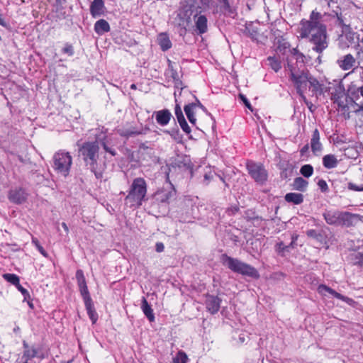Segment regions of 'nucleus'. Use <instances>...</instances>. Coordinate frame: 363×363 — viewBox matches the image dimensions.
Here are the masks:
<instances>
[{
	"label": "nucleus",
	"instance_id": "24",
	"mask_svg": "<svg viewBox=\"0 0 363 363\" xmlns=\"http://www.w3.org/2000/svg\"><path fill=\"white\" fill-rule=\"evenodd\" d=\"M23 345L24 348L23 357L26 358V361L23 363H28V359L33 358L36 356L37 350L33 347H30L26 341L23 342Z\"/></svg>",
	"mask_w": 363,
	"mask_h": 363
},
{
	"label": "nucleus",
	"instance_id": "30",
	"mask_svg": "<svg viewBox=\"0 0 363 363\" xmlns=\"http://www.w3.org/2000/svg\"><path fill=\"white\" fill-rule=\"evenodd\" d=\"M4 279L16 287L20 284L19 277L14 274H4Z\"/></svg>",
	"mask_w": 363,
	"mask_h": 363
},
{
	"label": "nucleus",
	"instance_id": "3",
	"mask_svg": "<svg viewBox=\"0 0 363 363\" xmlns=\"http://www.w3.org/2000/svg\"><path fill=\"white\" fill-rule=\"evenodd\" d=\"M147 184L143 178H135L130 186L128 195L125 198V203L130 208L140 206L145 200Z\"/></svg>",
	"mask_w": 363,
	"mask_h": 363
},
{
	"label": "nucleus",
	"instance_id": "23",
	"mask_svg": "<svg viewBox=\"0 0 363 363\" xmlns=\"http://www.w3.org/2000/svg\"><path fill=\"white\" fill-rule=\"evenodd\" d=\"M196 107V104H189L184 106V112L187 116V118L193 125H195L196 122V118L194 115V109Z\"/></svg>",
	"mask_w": 363,
	"mask_h": 363
},
{
	"label": "nucleus",
	"instance_id": "55",
	"mask_svg": "<svg viewBox=\"0 0 363 363\" xmlns=\"http://www.w3.org/2000/svg\"><path fill=\"white\" fill-rule=\"evenodd\" d=\"M196 104V106H199V107H203V105L201 104V102L196 99V103H195Z\"/></svg>",
	"mask_w": 363,
	"mask_h": 363
},
{
	"label": "nucleus",
	"instance_id": "19",
	"mask_svg": "<svg viewBox=\"0 0 363 363\" xmlns=\"http://www.w3.org/2000/svg\"><path fill=\"white\" fill-rule=\"evenodd\" d=\"M87 314L91 319L93 324H94L98 320V315L95 311L91 298L84 301Z\"/></svg>",
	"mask_w": 363,
	"mask_h": 363
},
{
	"label": "nucleus",
	"instance_id": "16",
	"mask_svg": "<svg viewBox=\"0 0 363 363\" xmlns=\"http://www.w3.org/2000/svg\"><path fill=\"white\" fill-rule=\"evenodd\" d=\"M311 147L314 155H318L321 152L323 145L320 142V133L318 129H315L312 134L311 140Z\"/></svg>",
	"mask_w": 363,
	"mask_h": 363
},
{
	"label": "nucleus",
	"instance_id": "41",
	"mask_svg": "<svg viewBox=\"0 0 363 363\" xmlns=\"http://www.w3.org/2000/svg\"><path fill=\"white\" fill-rule=\"evenodd\" d=\"M199 7L203 10H206L208 9L212 3L211 0H199Z\"/></svg>",
	"mask_w": 363,
	"mask_h": 363
},
{
	"label": "nucleus",
	"instance_id": "29",
	"mask_svg": "<svg viewBox=\"0 0 363 363\" xmlns=\"http://www.w3.org/2000/svg\"><path fill=\"white\" fill-rule=\"evenodd\" d=\"M267 60L268 62V65L275 72H278L281 69V62L277 57L269 56L267 57Z\"/></svg>",
	"mask_w": 363,
	"mask_h": 363
},
{
	"label": "nucleus",
	"instance_id": "8",
	"mask_svg": "<svg viewBox=\"0 0 363 363\" xmlns=\"http://www.w3.org/2000/svg\"><path fill=\"white\" fill-rule=\"evenodd\" d=\"M76 278L77 279L78 286L79 288L80 294L83 298L84 301L91 299V296L89 295V292L86 286L85 277L84 276L83 272L81 269L77 271Z\"/></svg>",
	"mask_w": 363,
	"mask_h": 363
},
{
	"label": "nucleus",
	"instance_id": "32",
	"mask_svg": "<svg viewBox=\"0 0 363 363\" xmlns=\"http://www.w3.org/2000/svg\"><path fill=\"white\" fill-rule=\"evenodd\" d=\"M300 172L303 177H309L313 173V168L311 164H305L301 167Z\"/></svg>",
	"mask_w": 363,
	"mask_h": 363
},
{
	"label": "nucleus",
	"instance_id": "48",
	"mask_svg": "<svg viewBox=\"0 0 363 363\" xmlns=\"http://www.w3.org/2000/svg\"><path fill=\"white\" fill-rule=\"evenodd\" d=\"M238 211V207H232L227 209L226 212L229 216L235 214L236 212Z\"/></svg>",
	"mask_w": 363,
	"mask_h": 363
},
{
	"label": "nucleus",
	"instance_id": "28",
	"mask_svg": "<svg viewBox=\"0 0 363 363\" xmlns=\"http://www.w3.org/2000/svg\"><path fill=\"white\" fill-rule=\"evenodd\" d=\"M308 182L302 177H296L293 182V189L295 190L304 191L308 186Z\"/></svg>",
	"mask_w": 363,
	"mask_h": 363
},
{
	"label": "nucleus",
	"instance_id": "31",
	"mask_svg": "<svg viewBox=\"0 0 363 363\" xmlns=\"http://www.w3.org/2000/svg\"><path fill=\"white\" fill-rule=\"evenodd\" d=\"M296 239H297V236L296 235V236L293 235L292 236V241H291V242L290 243V245L289 246H285L283 242H278L276 245V250L279 253H283L288 247H294V243L295 242Z\"/></svg>",
	"mask_w": 363,
	"mask_h": 363
},
{
	"label": "nucleus",
	"instance_id": "34",
	"mask_svg": "<svg viewBox=\"0 0 363 363\" xmlns=\"http://www.w3.org/2000/svg\"><path fill=\"white\" fill-rule=\"evenodd\" d=\"M352 259L354 264L363 267V252L354 253L352 256Z\"/></svg>",
	"mask_w": 363,
	"mask_h": 363
},
{
	"label": "nucleus",
	"instance_id": "49",
	"mask_svg": "<svg viewBox=\"0 0 363 363\" xmlns=\"http://www.w3.org/2000/svg\"><path fill=\"white\" fill-rule=\"evenodd\" d=\"M292 54L297 56V60H298L299 58L303 59V55L301 53H300L296 49H293Z\"/></svg>",
	"mask_w": 363,
	"mask_h": 363
},
{
	"label": "nucleus",
	"instance_id": "11",
	"mask_svg": "<svg viewBox=\"0 0 363 363\" xmlns=\"http://www.w3.org/2000/svg\"><path fill=\"white\" fill-rule=\"evenodd\" d=\"M359 215L349 212H341L339 225L347 227L354 225L359 219Z\"/></svg>",
	"mask_w": 363,
	"mask_h": 363
},
{
	"label": "nucleus",
	"instance_id": "22",
	"mask_svg": "<svg viewBox=\"0 0 363 363\" xmlns=\"http://www.w3.org/2000/svg\"><path fill=\"white\" fill-rule=\"evenodd\" d=\"M285 201L296 205L301 204L303 201V196L298 193H288L285 195Z\"/></svg>",
	"mask_w": 363,
	"mask_h": 363
},
{
	"label": "nucleus",
	"instance_id": "43",
	"mask_svg": "<svg viewBox=\"0 0 363 363\" xmlns=\"http://www.w3.org/2000/svg\"><path fill=\"white\" fill-rule=\"evenodd\" d=\"M348 189L350 190L355 191H363V184L360 186H357L352 182L348 184Z\"/></svg>",
	"mask_w": 363,
	"mask_h": 363
},
{
	"label": "nucleus",
	"instance_id": "44",
	"mask_svg": "<svg viewBox=\"0 0 363 363\" xmlns=\"http://www.w3.org/2000/svg\"><path fill=\"white\" fill-rule=\"evenodd\" d=\"M318 186L323 192H325L328 189V184H327L326 182L323 179H320L318 181Z\"/></svg>",
	"mask_w": 363,
	"mask_h": 363
},
{
	"label": "nucleus",
	"instance_id": "61",
	"mask_svg": "<svg viewBox=\"0 0 363 363\" xmlns=\"http://www.w3.org/2000/svg\"><path fill=\"white\" fill-rule=\"evenodd\" d=\"M359 51H363V45H360V49Z\"/></svg>",
	"mask_w": 363,
	"mask_h": 363
},
{
	"label": "nucleus",
	"instance_id": "38",
	"mask_svg": "<svg viewBox=\"0 0 363 363\" xmlns=\"http://www.w3.org/2000/svg\"><path fill=\"white\" fill-rule=\"evenodd\" d=\"M174 112H175V116L177 117L178 122L181 121L182 120L185 119L183 112H182V110L181 107L179 106V105H178V104L176 105Z\"/></svg>",
	"mask_w": 363,
	"mask_h": 363
},
{
	"label": "nucleus",
	"instance_id": "39",
	"mask_svg": "<svg viewBox=\"0 0 363 363\" xmlns=\"http://www.w3.org/2000/svg\"><path fill=\"white\" fill-rule=\"evenodd\" d=\"M62 51L63 53L67 54L68 56H72L74 55V48L71 44H65Z\"/></svg>",
	"mask_w": 363,
	"mask_h": 363
},
{
	"label": "nucleus",
	"instance_id": "6",
	"mask_svg": "<svg viewBox=\"0 0 363 363\" xmlns=\"http://www.w3.org/2000/svg\"><path fill=\"white\" fill-rule=\"evenodd\" d=\"M288 67L290 72L291 81L294 84L297 92L301 96H303V91L307 87L309 74L304 71H296L289 64H288Z\"/></svg>",
	"mask_w": 363,
	"mask_h": 363
},
{
	"label": "nucleus",
	"instance_id": "9",
	"mask_svg": "<svg viewBox=\"0 0 363 363\" xmlns=\"http://www.w3.org/2000/svg\"><path fill=\"white\" fill-rule=\"evenodd\" d=\"M318 292L322 296H326L327 293H328L333 296L334 297H335L336 298L342 300L349 304H351L353 302V300L352 298H348L347 296H344L343 295L336 292L333 289L324 284H320L318 286Z\"/></svg>",
	"mask_w": 363,
	"mask_h": 363
},
{
	"label": "nucleus",
	"instance_id": "15",
	"mask_svg": "<svg viewBox=\"0 0 363 363\" xmlns=\"http://www.w3.org/2000/svg\"><path fill=\"white\" fill-rule=\"evenodd\" d=\"M341 211L328 210L323 213V217L329 225H339Z\"/></svg>",
	"mask_w": 363,
	"mask_h": 363
},
{
	"label": "nucleus",
	"instance_id": "2",
	"mask_svg": "<svg viewBox=\"0 0 363 363\" xmlns=\"http://www.w3.org/2000/svg\"><path fill=\"white\" fill-rule=\"evenodd\" d=\"M99 145L97 141L86 142L79 149V152L90 170L96 179H102L106 169L104 163L99 162Z\"/></svg>",
	"mask_w": 363,
	"mask_h": 363
},
{
	"label": "nucleus",
	"instance_id": "46",
	"mask_svg": "<svg viewBox=\"0 0 363 363\" xmlns=\"http://www.w3.org/2000/svg\"><path fill=\"white\" fill-rule=\"evenodd\" d=\"M155 250L157 252H162L164 250V245L162 242H158L155 245Z\"/></svg>",
	"mask_w": 363,
	"mask_h": 363
},
{
	"label": "nucleus",
	"instance_id": "64",
	"mask_svg": "<svg viewBox=\"0 0 363 363\" xmlns=\"http://www.w3.org/2000/svg\"><path fill=\"white\" fill-rule=\"evenodd\" d=\"M202 110L206 111L205 107L203 106V107H200Z\"/></svg>",
	"mask_w": 363,
	"mask_h": 363
},
{
	"label": "nucleus",
	"instance_id": "54",
	"mask_svg": "<svg viewBox=\"0 0 363 363\" xmlns=\"http://www.w3.org/2000/svg\"><path fill=\"white\" fill-rule=\"evenodd\" d=\"M357 91L359 93V94L363 97V85L359 86L357 89Z\"/></svg>",
	"mask_w": 363,
	"mask_h": 363
},
{
	"label": "nucleus",
	"instance_id": "25",
	"mask_svg": "<svg viewBox=\"0 0 363 363\" xmlns=\"http://www.w3.org/2000/svg\"><path fill=\"white\" fill-rule=\"evenodd\" d=\"M157 40L163 51H166L172 47V43L166 33H160L157 38Z\"/></svg>",
	"mask_w": 363,
	"mask_h": 363
},
{
	"label": "nucleus",
	"instance_id": "47",
	"mask_svg": "<svg viewBox=\"0 0 363 363\" xmlns=\"http://www.w3.org/2000/svg\"><path fill=\"white\" fill-rule=\"evenodd\" d=\"M103 147L106 152H109L113 156L116 155L115 150L108 147L105 143H103Z\"/></svg>",
	"mask_w": 363,
	"mask_h": 363
},
{
	"label": "nucleus",
	"instance_id": "59",
	"mask_svg": "<svg viewBox=\"0 0 363 363\" xmlns=\"http://www.w3.org/2000/svg\"><path fill=\"white\" fill-rule=\"evenodd\" d=\"M354 33H347L345 35V36H354Z\"/></svg>",
	"mask_w": 363,
	"mask_h": 363
},
{
	"label": "nucleus",
	"instance_id": "33",
	"mask_svg": "<svg viewBox=\"0 0 363 363\" xmlns=\"http://www.w3.org/2000/svg\"><path fill=\"white\" fill-rule=\"evenodd\" d=\"M188 357L185 352L179 351L173 359V363H186Z\"/></svg>",
	"mask_w": 363,
	"mask_h": 363
},
{
	"label": "nucleus",
	"instance_id": "18",
	"mask_svg": "<svg viewBox=\"0 0 363 363\" xmlns=\"http://www.w3.org/2000/svg\"><path fill=\"white\" fill-rule=\"evenodd\" d=\"M104 9L103 0H94L90 6V13L93 17H98L104 13Z\"/></svg>",
	"mask_w": 363,
	"mask_h": 363
},
{
	"label": "nucleus",
	"instance_id": "51",
	"mask_svg": "<svg viewBox=\"0 0 363 363\" xmlns=\"http://www.w3.org/2000/svg\"><path fill=\"white\" fill-rule=\"evenodd\" d=\"M308 145H306L301 150V155H303L305 152H306L308 150Z\"/></svg>",
	"mask_w": 363,
	"mask_h": 363
},
{
	"label": "nucleus",
	"instance_id": "26",
	"mask_svg": "<svg viewBox=\"0 0 363 363\" xmlns=\"http://www.w3.org/2000/svg\"><path fill=\"white\" fill-rule=\"evenodd\" d=\"M323 166L327 169H332L337 166V160L333 155H326L323 158Z\"/></svg>",
	"mask_w": 363,
	"mask_h": 363
},
{
	"label": "nucleus",
	"instance_id": "37",
	"mask_svg": "<svg viewBox=\"0 0 363 363\" xmlns=\"http://www.w3.org/2000/svg\"><path fill=\"white\" fill-rule=\"evenodd\" d=\"M119 133L121 135L127 137L143 134V132L138 130H126L124 132V129L120 130Z\"/></svg>",
	"mask_w": 363,
	"mask_h": 363
},
{
	"label": "nucleus",
	"instance_id": "50",
	"mask_svg": "<svg viewBox=\"0 0 363 363\" xmlns=\"http://www.w3.org/2000/svg\"><path fill=\"white\" fill-rule=\"evenodd\" d=\"M240 98L242 99V101L245 103V106L247 107H248L249 108H250V104L248 101V100L246 99V97L244 96L243 95H240Z\"/></svg>",
	"mask_w": 363,
	"mask_h": 363
},
{
	"label": "nucleus",
	"instance_id": "42",
	"mask_svg": "<svg viewBox=\"0 0 363 363\" xmlns=\"http://www.w3.org/2000/svg\"><path fill=\"white\" fill-rule=\"evenodd\" d=\"M18 290L21 291L22 295L23 296L24 301L29 299L30 298V294L25 288H23L21 284H19L17 287Z\"/></svg>",
	"mask_w": 363,
	"mask_h": 363
},
{
	"label": "nucleus",
	"instance_id": "10",
	"mask_svg": "<svg viewBox=\"0 0 363 363\" xmlns=\"http://www.w3.org/2000/svg\"><path fill=\"white\" fill-rule=\"evenodd\" d=\"M221 300L218 296L208 295L206 298V308L211 314H216L220 309Z\"/></svg>",
	"mask_w": 363,
	"mask_h": 363
},
{
	"label": "nucleus",
	"instance_id": "63",
	"mask_svg": "<svg viewBox=\"0 0 363 363\" xmlns=\"http://www.w3.org/2000/svg\"><path fill=\"white\" fill-rule=\"evenodd\" d=\"M202 110L206 111L205 107L203 106V107H200Z\"/></svg>",
	"mask_w": 363,
	"mask_h": 363
},
{
	"label": "nucleus",
	"instance_id": "36",
	"mask_svg": "<svg viewBox=\"0 0 363 363\" xmlns=\"http://www.w3.org/2000/svg\"><path fill=\"white\" fill-rule=\"evenodd\" d=\"M32 243L36 247V248L38 250V251L40 252V254L42 255H43L45 257L48 256V253L44 250V248L41 246V245L40 244V242L37 238H33Z\"/></svg>",
	"mask_w": 363,
	"mask_h": 363
},
{
	"label": "nucleus",
	"instance_id": "7",
	"mask_svg": "<svg viewBox=\"0 0 363 363\" xmlns=\"http://www.w3.org/2000/svg\"><path fill=\"white\" fill-rule=\"evenodd\" d=\"M247 169L250 175L259 184H264L267 179V172L262 164L249 162Z\"/></svg>",
	"mask_w": 363,
	"mask_h": 363
},
{
	"label": "nucleus",
	"instance_id": "27",
	"mask_svg": "<svg viewBox=\"0 0 363 363\" xmlns=\"http://www.w3.org/2000/svg\"><path fill=\"white\" fill-rule=\"evenodd\" d=\"M172 196V192L167 190H160L155 194V199L161 203L168 202Z\"/></svg>",
	"mask_w": 363,
	"mask_h": 363
},
{
	"label": "nucleus",
	"instance_id": "56",
	"mask_svg": "<svg viewBox=\"0 0 363 363\" xmlns=\"http://www.w3.org/2000/svg\"><path fill=\"white\" fill-rule=\"evenodd\" d=\"M204 179H205V180L208 181L210 179V176H208V174H206L204 176Z\"/></svg>",
	"mask_w": 363,
	"mask_h": 363
},
{
	"label": "nucleus",
	"instance_id": "5",
	"mask_svg": "<svg viewBox=\"0 0 363 363\" xmlns=\"http://www.w3.org/2000/svg\"><path fill=\"white\" fill-rule=\"evenodd\" d=\"M72 164V157L69 152L60 150L52 157V168L59 175L67 177L70 172Z\"/></svg>",
	"mask_w": 363,
	"mask_h": 363
},
{
	"label": "nucleus",
	"instance_id": "62",
	"mask_svg": "<svg viewBox=\"0 0 363 363\" xmlns=\"http://www.w3.org/2000/svg\"><path fill=\"white\" fill-rule=\"evenodd\" d=\"M360 42H361V44H362L361 45H363V36H362V38L361 39Z\"/></svg>",
	"mask_w": 363,
	"mask_h": 363
},
{
	"label": "nucleus",
	"instance_id": "1",
	"mask_svg": "<svg viewBox=\"0 0 363 363\" xmlns=\"http://www.w3.org/2000/svg\"><path fill=\"white\" fill-rule=\"evenodd\" d=\"M322 18L320 13L313 11L309 20H302L300 23V37L308 38L313 45V50L318 53H321L328 46L326 26Z\"/></svg>",
	"mask_w": 363,
	"mask_h": 363
},
{
	"label": "nucleus",
	"instance_id": "35",
	"mask_svg": "<svg viewBox=\"0 0 363 363\" xmlns=\"http://www.w3.org/2000/svg\"><path fill=\"white\" fill-rule=\"evenodd\" d=\"M308 84H309L310 86L313 87V91H317L320 89V84L318 81L315 78L311 77L310 74L308 75Z\"/></svg>",
	"mask_w": 363,
	"mask_h": 363
},
{
	"label": "nucleus",
	"instance_id": "13",
	"mask_svg": "<svg viewBox=\"0 0 363 363\" xmlns=\"http://www.w3.org/2000/svg\"><path fill=\"white\" fill-rule=\"evenodd\" d=\"M337 63L338 66L344 71L352 69L355 63L356 59L351 54H347L337 60Z\"/></svg>",
	"mask_w": 363,
	"mask_h": 363
},
{
	"label": "nucleus",
	"instance_id": "4",
	"mask_svg": "<svg viewBox=\"0 0 363 363\" xmlns=\"http://www.w3.org/2000/svg\"><path fill=\"white\" fill-rule=\"evenodd\" d=\"M222 263L231 271L254 279H258L259 274L252 266L224 254L221 256Z\"/></svg>",
	"mask_w": 363,
	"mask_h": 363
},
{
	"label": "nucleus",
	"instance_id": "45",
	"mask_svg": "<svg viewBox=\"0 0 363 363\" xmlns=\"http://www.w3.org/2000/svg\"><path fill=\"white\" fill-rule=\"evenodd\" d=\"M306 235L310 238H315V239H318V236L320 235V234H318L317 233V231L313 229L308 230L306 232Z\"/></svg>",
	"mask_w": 363,
	"mask_h": 363
},
{
	"label": "nucleus",
	"instance_id": "57",
	"mask_svg": "<svg viewBox=\"0 0 363 363\" xmlns=\"http://www.w3.org/2000/svg\"><path fill=\"white\" fill-rule=\"evenodd\" d=\"M130 89H136V85L135 84H133L130 85Z\"/></svg>",
	"mask_w": 363,
	"mask_h": 363
},
{
	"label": "nucleus",
	"instance_id": "40",
	"mask_svg": "<svg viewBox=\"0 0 363 363\" xmlns=\"http://www.w3.org/2000/svg\"><path fill=\"white\" fill-rule=\"evenodd\" d=\"M178 123L184 132H185L187 134H189L191 133V128L189 126L188 123H186V119L182 120Z\"/></svg>",
	"mask_w": 363,
	"mask_h": 363
},
{
	"label": "nucleus",
	"instance_id": "17",
	"mask_svg": "<svg viewBox=\"0 0 363 363\" xmlns=\"http://www.w3.org/2000/svg\"><path fill=\"white\" fill-rule=\"evenodd\" d=\"M155 115L157 123L162 126L167 125L172 118V113L167 109L158 111Z\"/></svg>",
	"mask_w": 363,
	"mask_h": 363
},
{
	"label": "nucleus",
	"instance_id": "58",
	"mask_svg": "<svg viewBox=\"0 0 363 363\" xmlns=\"http://www.w3.org/2000/svg\"><path fill=\"white\" fill-rule=\"evenodd\" d=\"M358 111H363V104L359 106Z\"/></svg>",
	"mask_w": 363,
	"mask_h": 363
},
{
	"label": "nucleus",
	"instance_id": "20",
	"mask_svg": "<svg viewBox=\"0 0 363 363\" xmlns=\"http://www.w3.org/2000/svg\"><path fill=\"white\" fill-rule=\"evenodd\" d=\"M94 30L98 35H101L110 30V26L106 20L100 19L95 23Z\"/></svg>",
	"mask_w": 363,
	"mask_h": 363
},
{
	"label": "nucleus",
	"instance_id": "12",
	"mask_svg": "<svg viewBox=\"0 0 363 363\" xmlns=\"http://www.w3.org/2000/svg\"><path fill=\"white\" fill-rule=\"evenodd\" d=\"M9 199L13 203L21 204L26 201L27 194L23 189H13L9 193Z\"/></svg>",
	"mask_w": 363,
	"mask_h": 363
},
{
	"label": "nucleus",
	"instance_id": "53",
	"mask_svg": "<svg viewBox=\"0 0 363 363\" xmlns=\"http://www.w3.org/2000/svg\"><path fill=\"white\" fill-rule=\"evenodd\" d=\"M62 227L64 228L66 233L68 234L69 233V228H68L67 225L65 223H62Z\"/></svg>",
	"mask_w": 363,
	"mask_h": 363
},
{
	"label": "nucleus",
	"instance_id": "21",
	"mask_svg": "<svg viewBox=\"0 0 363 363\" xmlns=\"http://www.w3.org/2000/svg\"><path fill=\"white\" fill-rule=\"evenodd\" d=\"M141 309L145 315L150 322H153L155 320V315L153 313V310L152 309L150 305L148 303L146 298L144 297L142 299Z\"/></svg>",
	"mask_w": 363,
	"mask_h": 363
},
{
	"label": "nucleus",
	"instance_id": "60",
	"mask_svg": "<svg viewBox=\"0 0 363 363\" xmlns=\"http://www.w3.org/2000/svg\"><path fill=\"white\" fill-rule=\"evenodd\" d=\"M28 305H29V306H30V308H33V303H32L28 302Z\"/></svg>",
	"mask_w": 363,
	"mask_h": 363
},
{
	"label": "nucleus",
	"instance_id": "52",
	"mask_svg": "<svg viewBox=\"0 0 363 363\" xmlns=\"http://www.w3.org/2000/svg\"><path fill=\"white\" fill-rule=\"evenodd\" d=\"M0 25L4 27H6V23L5 21L4 20V18H2V16L1 13H0Z\"/></svg>",
	"mask_w": 363,
	"mask_h": 363
},
{
	"label": "nucleus",
	"instance_id": "14",
	"mask_svg": "<svg viewBox=\"0 0 363 363\" xmlns=\"http://www.w3.org/2000/svg\"><path fill=\"white\" fill-rule=\"evenodd\" d=\"M194 23L196 30L199 35H202L208 30V20L204 15H195Z\"/></svg>",
	"mask_w": 363,
	"mask_h": 363
}]
</instances>
